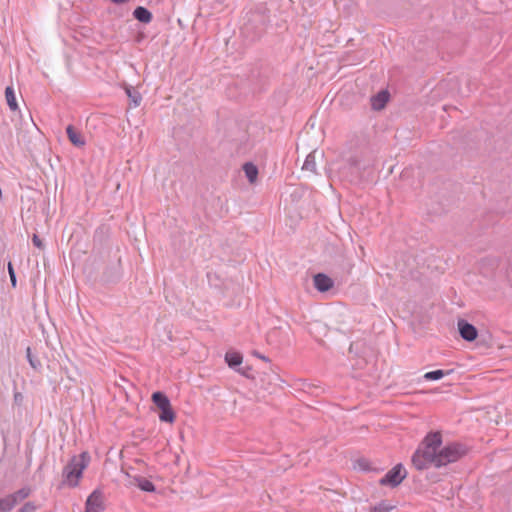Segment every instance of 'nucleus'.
<instances>
[{
    "instance_id": "nucleus-9",
    "label": "nucleus",
    "mask_w": 512,
    "mask_h": 512,
    "mask_svg": "<svg viewBox=\"0 0 512 512\" xmlns=\"http://www.w3.org/2000/svg\"><path fill=\"white\" fill-rule=\"evenodd\" d=\"M441 444H442V436H441L440 432L428 433L422 442V445L434 447L436 449H440Z\"/></svg>"
},
{
    "instance_id": "nucleus-1",
    "label": "nucleus",
    "mask_w": 512,
    "mask_h": 512,
    "mask_svg": "<svg viewBox=\"0 0 512 512\" xmlns=\"http://www.w3.org/2000/svg\"><path fill=\"white\" fill-rule=\"evenodd\" d=\"M90 459V455L86 451L71 457L62 470L61 484L69 488L77 487L80 479L82 478L83 471L90 463Z\"/></svg>"
},
{
    "instance_id": "nucleus-32",
    "label": "nucleus",
    "mask_w": 512,
    "mask_h": 512,
    "mask_svg": "<svg viewBox=\"0 0 512 512\" xmlns=\"http://www.w3.org/2000/svg\"><path fill=\"white\" fill-rule=\"evenodd\" d=\"M258 357L263 359V360H265V361H267V358L265 356L258 355Z\"/></svg>"
},
{
    "instance_id": "nucleus-21",
    "label": "nucleus",
    "mask_w": 512,
    "mask_h": 512,
    "mask_svg": "<svg viewBox=\"0 0 512 512\" xmlns=\"http://www.w3.org/2000/svg\"><path fill=\"white\" fill-rule=\"evenodd\" d=\"M126 94L131 100L134 107H137L140 105L142 97L139 92L132 90L130 87L126 88Z\"/></svg>"
},
{
    "instance_id": "nucleus-18",
    "label": "nucleus",
    "mask_w": 512,
    "mask_h": 512,
    "mask_svg": "<svg viewBox=\"0 0 512 512\" xmlns=\"http://www.w3.org/2000/svg\"><path fill=\"white\" fill-rule=\"evenodd\" d=\"M137 481V486L145 492H154L155 491V485L148 479L143 477H137L135 479Z\"/></svg>"
},
{
    "instance_id": "nucleus-10",
    "label": "nucleus",
    "mask_w": 512,
    "mask_h": 512,
    "mask_svg": "<svg viewBox=\"0 0 512 512\" xmlns=\"http://www.w3.org/2000/svg\"><path fill=\"white\" fill-rule=\"evenodd\" d=\"M389 100V94L387 91H380L377 95L371 99V105L374 110H381Z\"/></svg>"
},
{
    "instance_id": "nucleus-20",
    "label": "nucleus",
    "mask_w": 512,
    "mask_h": 512,
    "mask_svg": "<svg viewBox=\"0 0 512 512\" xmlns=\"http://www.w3.org/2000/svg\"><path fill=\"white\" fill-rule=\"evenodd\" d=\"M159 419L160 421L167 423H172L174 421L175 414L171 408V405L168 408L161 410V413L159 414Z\"/></svg>"
},
{
    "instance_id": "nucleus-24",
    "label": "nucleus",
    "mask_w": 512,
    "mask_h": 512,
    "mask_svg": "<svg viewBox=\"0 0 512 512\" xmlns=\"http://www.w3.org/2000/svg\"><path fill=\"white\" fill-rule=\"evenodd\" d=\"M394 507L386 501H382L374 506L371 512H390Z\"/></svg>"
},
{
    "instance_id": "nucleus-31",
    "label": "nucleus",
    "mask_w": 512,
    "mask_h": 512,
    "mask_svg": "<svg viewBox=\"0 0 512 512\" xmlns=\"http://www.w3.org/2000/svg\"><path fill=\"white\" fill-rule=\"evenodd\" d=\"M111 1L116 3V4H120V3L126 2L127 0H111Z\"/></svg>"
},
{
    "instance_id": "nucleus-13",
    "label": "nucleus",
    "mask_w": 512,
    "mask_h": 512,
    "mask_svg": "<svg viewBox=\"0 0 512 512\" xmlns=\"http://www.w3.org/2000/svg\"><path fill=\"white\" fill-rule=\"evenodd\" d=\"M152 400L160 410H164L165 408H168L171 405L168 397L164 393L159 391L153 393Z\"/></svg>"
},
{
    "instance_id": "nucleus-11",
    "label": "nucleus",
    "mask_w": 512,
    "mask_h": 512,
    "mask_svg": "<svg viewBox=\"0 0 512 512\" xmlns=\"http://www.w3.org/2000/svg\"><path fill=\"white\" fill-rule=\"evenodd\" d=\"M133 16L135 19H137L139 22L142 23H149L152 20V13L143 6H138L133 11Z\"/></svg>"
},
{
    "instance_id": "nucleus-2",
    "label": "nucleus",
    "mask_w": 512,
    "mask_h": 512,
    "mask_svg": "<svg viewBox=\"0 0 512 512\" xmlns=\"http://www.w3.org/2000/svg\"><path fill=\"white\" fill-rule=\"evenodd\" d=\"M440 449L421 445L412 456V463L417 470L427 469L430 465L437 467Z\"/></svg>"
},
{
    "instance_id": "nucleus-27",
    "label": "nucleus",
    "mask_w": 512,
    "mask_h": 512,
    "mask_svg": "<svg viewBox=\"0 0 512 512\" xmlns=\"http://www.w3.org/2000/svg\"><path fill=\"white\" fill-rule=\"evenodd\" d=\"M23 395L20 392H15L14 394V403L20 406L23 403Z\"/></svg>"
},
{
    "instance_id": "nucleus-8",
    "label": "nucleus",
    "mask_w": 512,
    "mask_h": 512,
    "mask_svg": "<svg viewBox=\"0 0 512 512\" xmlns=\"http://www.w3.org/2000/svg\"><path fill=\"white\" fill-rule=\"evenodd\" d=\"M66 133L70 142L76 147H83L85 145V140L82 134L76 130L72 125H68L66 128Z\"/></svg>"
},
{
    "instance_id": "nucleus-5",
    "label": "nucleus",
    "mask_w": 512,
    "mask_h": 512,
    "mask_svg": "<svg viewBox=\"0 0 512 512\" xmlns=\"http://www.w3.org/2000/svg\"><path fill=\"white\" fill-rule=\"evenodd\" d=\"M457 326H458L460 336L464 340L471 342L477 338L478 332H477L476 327L474 325L470 324L469 322H467L466 320H464V319L458 320Z\"/></svg>"
},
{
    "instance_id": "nucleus-28",
    "label": "nucleus",
    "mask_w": 512,
    "mask_h": 512,
    "mask_svg": "<svg viewBox=\"0 0 512 512\" xmlns=\"http://www.w3.org/2000/svg\"><path fill=\"white\" fill-rule=\"evenodd\" d=\"M32 511V502H27L18 512H30Z\"/></svg>"
},
{
    "instance_id": "nucleus-25",
    "label": "nucleus",
    "mask_w": 512,
    "mask_h": 512,
    "mask_svg": "<svg viewBox=\"0 0 512 512\" xmlns=\"http://www.w3.org/2000/svg\"><path fill=\"white\" fill-rule=\"evenodd\" d=\"M8 272H9L11 284L15 288L16 287V282H17V280H16V273H15V270H14L13 265H12L11 262L8 263Z\"/></svg>"
},
{
    "instance_id": "nucleus-14",
    "label": "nucleus",
    "mask_w": 512,
    "mask_h": 512,
    "mask_svg": "<svg viewBox=\"0 0 512 512\" xmlns=\"http://www.w3.org/2000/svg\"><path fill=\"white\" fill-rule=\"evenodd\" d=\"M242 355L238 352H227L225 355V361L230 368L236 369L242 363Z\"/></svg>"
},
{
    "instance_id": "nucleus-3",
    "label": "nucleus",
    "mask_w": 512,
    "mask_h": 512,
    "mask_svg": "<svg viewBox=\"0 0 512 512\" xmlns=\"http://www.w3.org/2000/svg\"><path fill=\"white\" fill-rule=\"evenodd\" d=\"M466 454V448L460 443H451L438 452L437 468L456 462Z\"/></svg>"
},
{
    "instance_id": "nucleus-12",
    "label": "nucleus",
    "mask_w": 512,
    "mask_h": 512,
    "mask_svg": "<svg viewBox=\"0 0 512 512\" xmlns=\"http://www.w3.org/2000/svg\"><path fill=\"white\" fill-rule=\"evenodd\" d=\"M243 171L249 183L253 184L256 182L258 176V168L256 165L251 162H247L243 166Z\"/></svg>"
},
{
    "instance_id": "nucleus-26",
    "label": "nucleus",
    "mask_w": 512,
    "mask_h": 512,
    "mask_svg": "<svg viewBox=\"0 0 512 512\" xmlns=\"http://www.w3.org/2000/svg\"><path fill=\"white\" fill-rule=\"evenodd\" d=\"M359 158L357 156H351L347 159V164L351 168H357L359 166Z\"/></svg>"
},
{
    "instance_id": "nucleus-7",
    "label": "nucleus",
    "mask_w": 512,
    "mask_h": 512,
    "mask_svg": "<svg viewBox=\"0 0 512 512\" xmlns=\"http://www.w3.org/2000/svg\"><path fill=\"white\" fill-rule=\"evenodd\" d=\"M314 287L319 292H326L333 287V280L324 273H318L313 278Z\"/></svg>"
},
{
    "instance_id": "nucleus-17",
    "label": "nucleus",
    "mask_w": 512,
    "mask_h": 512,
    "mask_svg": "<svg viewBox=\"0 0 512 512\" xmlns=\"http://www.w3.org/2000/svg\"><path fill=\"white\" fill-rule=\"evenodd\" d=\"M14 496H6L0 499V511L8 512L12 510L16 505V500L13 498Z\"/></svg>"
},
{
    "instance_id": "nucleus-15",
    "label": "nucleus",
    "mask_w": 512,
    "mask_h": 512,
    "mask_svg": "<svg viewBox=\"0 0 512 512\" xmlns=\"http://www.w3.org/2000/svg\"><path fill=\"white\" fill-rule=\"evenodd\" d=\"M5 97L7 101V105L9 106L10 110L16 111L18 109V103L16 101L15 92L13 87L7 86L5 89Z\"/></svg>"
},
{
    "instance_id": "nucleus-29",
    "label": "nucleus",
    "mask_w": 512,
    "mask_h": 512,
    "mask_svg": "<svg viewBox=\"0 0 512 512\" xmlns=\"http://www.w3.org/2000/svg\"><path fill=\"white\" fill-rule=\"evenodd\" d=\"M26 358L29 364L32 366V348L30 346L26 349Z\"/></svg>"
},
{
    "instance_id": "nucleus-16",
    "label": "nucleus",
    "mask_w": 512,
    "mask_h": 512,
    "mask_svg": "<svg viewBox=\"0 0 512 512\" xmlns=\"http://www.w3.org/2000/svg\"><path fill=\"white\" fill-rule=\"evenodd\" d=\"M302 170L316 173L315 151L309 153L303 163Z\"/></svg>"
},
{
    "instance_id": "nucleus-6",
    "label": "nucleus",
    "mask_w": 512,
    "mask_h": 512,
    "mask_svg": "<svg viewBox=\"0 0 512 512\" xmlns=\"http://www.w3.org/2000/svg\"><path fill=\"white\" fill-rule=\"evenodd\" d=\"M103 497L102 493L98 490L93 491L86 500L85 512H102Z\"/></svg>"
},
{
    "instance_id": "nucleus-23",
    "label": "nucleus",
    "mask_w": 512,
    "mask_h": 512,
    "mask_svg": "<svg viewBox=\"0 0 512 512\" xmlns=\"http://www.w3.org/2000/svg\"><path fill=\"white\" fill-rule=\"evenodd\" d=\"M29 493H30L29 488H22L13 494H10V496H14L13 498L16 500V504H18L19 502L24 500L29 495Z\"/></svg>"
},
{
    "instance_id": "nucleus-22",
    "label": "nucleus",
    "mask_w": 512,
    "mask_h": 512,
    "mask_svg": "<svg viewBox=\"0 0 512 512\" xmlns=\"http://www.w3.org/2000/svg\"><path fill=\"white\" fill-rule=\"evenodd\" d=\"M18 141L27 151H30L31 137L28 131L20 132Z\"/></svg>"
},
{
    "instance_id": "nucleus-30",
    "label": "nucleus",
    "mask_w": 512,
    "mask_h": 512,
    "mask_svg": "<svg viewBox=\"0 0 512 512\" xmlns=\"http://www.w3.org/2000/svg\"><path fill=\"white\" fill-rule=\"evenodd\" d=\"M34 247H37L39 249H42L43 247L42 241L38 238L36 234H34Z\"/></svg>"
},
{
    "instance_id": "nucleus-4",
    "label": "nucleus",
    "mask_w": 512,
    "mask_h": 512,
    "mask_svg": "<svg viewBox=\"0 0 512 512\" xmlns=\"http://www.w3.org/2000/svg\"><path fill=\"white\" fill-rule=\"evenodd\" d=\"M406 476L407 472L403 465L397 464L379 480V483L383 486L396 487L406 478Z\"/></svg>"
},
{
    "instance_id": "nucleus-19",
    "label": "nucleus",
    "mask_w": 512,
    "mask_h": 512,
    "mask_svg": "<svg viewBox=\"0 0 512 512\" xmlns=\"http://www.w3.org/2000/svg\"><path fill=\"white\" fill-rule=\"evenodd\" d=\"M451 371L434 370L424 374V379L427 381H436L443 378L445 375H449Z\"/></svg>"
}]
</instances>
